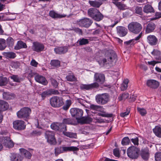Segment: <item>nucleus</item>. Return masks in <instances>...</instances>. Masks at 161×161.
I'll list each match as a JSON object with an SVG mask.
<instances>
[{"label": "nucleus", "mask_w": 161, "mask_h": 161, "mask_svg": "<svg viewBox=\"0 0 161 161\" xmlns=\"http://www.w3.org/2000/svg\"><path fill=\"white\" fill-rule=\"evenodd\" d=\"M96 82L90 84H83L80 86V88L82 89L89 90L98 87V83L102 84L105 80L104 75L102 74L95 73L94 76Z\"/></svg>", "instance_id": "f257e3e1"}, {"label": "nucleus", "mask_w": 161, "mask_h": 161, "mask_svg": "<svg viewBox=\"0 0 161 161\" xmlns=\"http://www.w3.org/2000/svg\"><path fill=\"white\" fill-rule=\"evenodd\" d=\"M116 57V55L113 52H107L105 53V58L100 61H98L99 64L100 65L103 66L106 65L108 64L112 65Z\"/></svg>", "instance_id": "f03ea898"}, {"label": "nucleus", "mask_w": 161, "mask_h": 161, "mask_svg": "<svg viewBox=\"0 0 161 161\" xmlns=\"http://www.w3.org/2000/svg\"><path fill=\"white\" fill-rule=\"evenodd\" d=\"M128 28L130 32L136 34L140 32L142 29V26L140 23L136 22H133L129 24L128 25Z\"/></svg>", "instance_id": "7ed1b4c3"}, {"label": "nucleus", "mask_w": 161, "mask_h": 161, "mask_svg": "<svg viewBox=\"0 0 161 161\" xmlns=\"http://www.w3.org/2000/svg\"><path fill=\"white\" fill-rule=\"evenodd\" d=\"M31 111V110L30 108L23 107L17 112V115L19 118L23 119L25 120L29 118Z\"/></svg>", "instance_id": "20e7f679"}, {"label": "nucleus", "mask_w": 161, "mask_h": 161, "mask_svg": "<svg viewBox=\"0 0 161 161\" xmlns=\"http://www.w3.org/2000/svg\"><path fill=\"white\" fill-rule=\"evenodd\" d=\"M96 101L97 103L101 105L106 104L109 100V96L107 93L99 94L96 95L95 97Z\"/></svg>", "instance_id": "39448f33"}, {"label": "nucleus", "mask_w": 161, "mask_h": 161, "mask_svg": "<svg viewBox=\"0 0 161 161\" xmlns=\"http://www.w3.org/2000/svg\"><path fill=\"white\" fill-rule=\"evenodd\" d=\"M140 149L134 146L128 148L127 153L128 157L132 159H136L139 155Z\"/></svg>", "instance_id": "423d86ee"}, {"label": "nucleus", "mask_w": 161, "mask_h": 161, "mask_svg": "<svg viewBox=\"0 0 161 161\" xmlns=\"http://www.w3.org/2000/svg\"><path fill=\"white\" fill-rule=\"evenodd\" d=\"M51 105L54 108H59L64 104V102L62 97L54 96L51 97L50 99Z\"/></svg>", "instance_id": "0eeeda50"}, {"label": "nucleus", "mask_w": 161, "mask_h": 161, "mask_svg": "<svg viewBox=\"0 0 161 161\" xmlns=\"http://www.w3.org/2000/svg\"><path fill=\"white\" fill-rule=\"evenodd\" d=\"M70 112L72 116L75 118L78 122L82 118L83 114L82 109L77 108H71Z\"/></svg>", "instance_id": "6e6552de"}, {"label": "nucleus", "mask_w": 161, "mask_h": 161, "mask_svg": "<svg viewBox=\"0 0 161 161\" xmlns=\"http://www.w3.org/2000/svg\"><path fill=\"white\" fill-rule=\"evenodd\" d=\"M13 127L14 129L18 130H22L25 129L26 125L25 122L19 120L14 121L13 122Z\"/></svg>", "instance_id": "1a4fd4ad"}, {"label": "nucleus", "mask_w": 161, "mask_h": 161, "mask_svg": "<svg viewBox=\"0 0 161 161\" xmlns=\"http://www.w3.org/2000/svg\"><path fill=\"white\" fill-rule=\"evenodd\" d=\"M92 23V20L87 18L80 19L78 23L80 26L86 28L89 27Z\"/></svg>", "instance_id": "9d476101"}, {"label": "nucleus", "mask_w": 161, "mask_h": 161, "mask_svg": "<svg viewBox=\"0 0 161 161\" xmlns=\"http://www.w3.org/2000/svg\"><path fill=\"white\" fill-rule=\"evenodd\" d=\"M44 47V46L42 43L38 42H34L33 43L32 50L36 52H40L42 51Z\"/></svg>", "instance_id": "9b49d317"}, {"label": "nucleus", "mask_w": 161, "mask_h": 161, "mask_svg": "<svg viewBox=\"0 0 161 161\" xmlns=\"http://www.w3.org/2000/svg\"><path fill=\"white\" fill-rule=\"evenodd\" d=\"M59 93L58 91L53 89H49L44 91L41 94V95L43 99L47 96H50L52 94H58Z\"/></svg>", "instance_id": "f8f14e48"}, {"label": "nucleus", "mask_w": 161, "mask_h": 161, "mask_svg": "<svg viewBox=\"0 0 161 161\" xmlns=\"http://www.w3.org/2000/svg\"><path fill=\"white\" fill-rule=\"evenodd\" d=\"M117 33L119 36L123 37L127 33L128 30L125 27L122 26H118L117 27Z\"/></svg>", "instance_id": "ddd939ff"}, {"label": "nucleus", "mask_w": 161, "mask_h": 161, "mask_svg": "<svg viewBox=\"0 0 161 161\" xmlns=\"http://www.w3.org/2000/svg\"><path fill=\"white\" fill-rule=\"evenodd\" d=\"M45 137L47 141H55V134L53 131H47L45 133Z\"/></svg>", "instance_id": "4468645a"}, {"label": "nucleus", "mask_w": 161, "mask_h": 161, "mask_svg": "<svg viewBox=\"0 0 161 161\" xmlns=\"http://www.w3.org/2000/svg\"><path fill=\"white\" fill-rule=\"evenodd\" d=\"M35 79L37 82L44 85H47L48 83L45 77L39 75H37L35 76Z\"/></svg>", "instance_id": "2eb2a0df"}, {"label": "nucleus", "mask_w": 161, "mask_h": 161, "mask_svg": "<svg viewBox=\"0 0 161 161\" xmlns=\"http://www.w3.org/2000/svg\"><path fill=\"white\" fill-rule=\"evenodd\" d=\"M54 51L56 54H61L67 52L68 49L65 47H57L54 48Z\"/></svg>", "instance_id": "dca6fc26"}, {"label": "nucleus", "mask_w": 161, "mask_h": 161, "mask_svg": "<svg viewBox=\"0 0 161 161\" xmlns=\"http://www.w3.org/2000/svg\"><path fill=\"white\" fill-rule=\"evenodd\" d=\"M142 33H140L138 36L134 39L125 42L124 43L128 45L131 44H135L139 42V40L142 36Z\"/></svg>", "instance_id": "f3484780"}, {"label": "nucleus", "mask_w": 161, "mask_h": 161, "mask_svg": "<svg viewBox=\"0 0 161 161\" xmlns=\"http://www.w3.org/2000/svg\"><path fill=\"white\" fill-rule=\"evenodd\" d=\"M27 47L26 44L21 41H18L14 47L15 50H19L21 48H26Z\"/></svg>", "instance_id": "a211bd4d"}, {"label": "nucleus", "mask_w": 161, "mask_h": 161, "mask_svg": "<svg viewBox=\"0 0 161 161\" xmlns=\"http://www.w3.org/2000/svg\"><path fill=\"white\" fill-rule=\"evenodd\" d=\"M49 16L53 19L61 18L65 17L66 15L59 14L56 13L53 10L50 11L49 12Z\"/></svg>", "instance_id": "6ab92c4d"}, {"label": "nucleus", "mask_w": 161, "mask_h": 161, "mask_svg": "<svg viewBox=\"0 0 161 161\" xmlns=\"http://www.w3.org/2000/svg\"><path fill=\"white\" fill-rule=\"evenodd\" d=\"M19 151L21 154L24 155L26 158L30 159L31 157V154L28 151L24 148H20Z\"/></svg>", "instance_id": "aec40b11"}, {"label": "nucleus", "mask_w": 161, "mask_h": 161, "mask_svg": "<svg viewBox=\"0 0 161 161\" xmlns=\"http://www.w3.org/2000/svg\"><path fill=\"white\" fill-rule=\"evenodd\" d=\"M141 155L142 158L145 160H147L149 157L148 150L147 148L142 149L141 152Z\"/></svg>", "instance_id": "412c9836"}, {"label": "nucleus", "mask_w": 161, "mask_h": 161, "mask_svg": "<svg viewBox=\"0 0 161 161\" xmlns=\"http://www.w3.org/2000/svg\"><path fill=\"white\" fill-rule=\"evenodd\" d=\"M9 105L8 103L6 101L0 100V111H4L8 108Z\"/></svg>", "instance_id": "4be33fe9"}, {"label": "nucleus", "mask_w": 161, "mask_h": 161, "mask_svg": "<svg viewBox=\"0 0 161 161\" xmlns=\"http://www.w3.org/2000/svg\"><path fill=\"white\" fill-rule=\"evenodd\" d=\"M3 55L7 58L14 59L16 56L15 53L11 52H4Z\"/></svg>", "instance_id": "5701e85b"}, {"label": "nucleus", "mask_w": 161, "mask_h": 161, "mask_svg": "<svg viewBox=\"0 0 161 161\" xmlns=\"http://www.w3.org/2000/svg\"><path fill=\"white\" fill-rule=\"evenodd\" d=\"M92 119L89 116L82 117L78 122L81 124H89L92 121Z\"/></svg>", "instance_id": "b1692460"}, {"label": "nucleus", "mask_w": 161, "mask_h": 161, "mask_svg": "<svg viewBox=\"0 0 161 161\" xmlns=\"http://www.w3.org/2000/svg\"><path fill=\"white\" fill-rule=\"evenodd\" d=\"M10 158L11 161H21L23 159L22 157L17 153L12 154Z\"/></svg>", "instance_id": "393cba45"}, {"label": "nucleus", "mask_w": 161, "mask_h": 161, "mask_svg": "<svg viewBox=\"0 0 161 161\" xmlns=\"http://www.w3.org/2000/svg\"><path fill=\"white\" fill-rule=\"evenodd\" d=\"M62 147L63 153L64 152H66L67 151H77L79 150V149L76 147L63 146Z\"/></svg>", "instance_id": "a878e982"}, {"label": "nucleus", "mask_w": 161, "mask_h": 161, "mask_svg": "<svg viewBox=\"0 0 161 161\" xmlns=\"http://www.w3.org/2000/svg\"><path fill=\"white\" fill-rule=\"evenodd\" d=\"M98 11V10L96 8H91L88 10V14L89 16L93 19Z\"/></svg>", "instance_id": "bb28decb"}, {"label": "nucleus", "mask_w": 161, "mask_h": 161, "mask_svg": "<svg viewBox=\"0 0 161 161\" xmlns=\"http://www.w3.org/2000/svg\"><path fill=\"white\" fill-rule=\"evenodd\" d=\"M89 3L92 7L98 8L103 4L101 2H99L96 0L95 1H89Z\"/></svg>", "instance_id": "cd10ccee"}, {"label": "nucleus", "mask_w": 161, "mask_h": 161, "mask_svg": "<svg viewBox=\"0 0 161 161\" xmlns=\"http://www.w3.org/2000/svg\"><path fill=\"white\" fill-rule=\"evenodd\" d=\"M154 133L158 137L161 138V128L159 126H156L153 129Z\"/></svg>", "instance_id": "c85d7f7f"}, {"label": "nucleus", "mask_w": 161, "mask_h": 161, "mask_svg": "<svg viewBox=\"0 0 161 161\" xmlns=\"http://www.w3.org/2000/svg\"><path fill=\"white\" fill-rule=\"evenodd\" d=\"M158 9L160 11H161V1L158 3ZM155 17H153L152 18V20H155L161 18V12H156L155 14Z\"/></svg>", "instance_id": "c756f323"}, {"label": "nucleus", "mask_w": 161, "mask_h": 161, "mask_svg": "<svg viewBox=\"0 0 161 161\" xmlns=\"http://www.w3.org/2000/svg\"><path fill=\"white\" fill-rule=\"evenodd\" d=\"M66 78L67 80L69 81H76L77 80L76 78L72 73H70L66 76Z\"/></svg>", "instance_id": "7c9ffc66"}, {"label": "nucleus", "mask_w": 161, "mask_h": 161, "mask_svg": "<svg viewBox=\"0 0 161 161\" xmlns=\"http://www.w3.org/2000/svg\"><path fill=\"white\" fill-rule=\"evenodd\" d=\"M103 18V15L98 11L93 19L96 21H99L102 20Z\"/></svg>", "instance_id": "2f4dec72"}, {"label": "nucleus", "mask_w": 161, "mask_h": 161, "mask_svg": "<svg viewBox=\"0 0 161 161\" xmlns=\"http://www.w3.org/2000/svg\"><path fill=\"white\" fill-rule=\"evenodd\" d=\"M8 80L6 77L0 76V86H4L8 83Z\"/></svg>", "instance_id": "473e14b6"}, {"label": "nucleus", "mask_w": 161, "mask_h": 161, "mask_svg": "<svg viewBox=\"0 0 161 161\" xmlns=\"http://www.w3.org/2000/svg\"><path fill=\"white\" fill-rule=\"evenodd\" d=\"M129 96V94L127 92H125L122 94L120 95L118 99L119 101H121L123 100H125L127 99Z\"/></svg>", "instance_id": "72a5a7b5"}, {"label": "nucleus", "mask_w": 161, "mask_h": 161, "mask_svg": "<svg viewBox=\"0 0 161 161\" xmlns=\"http://www.w3.org/2000/svg\"><path fill=\"white\" fill-rule=\"evenodd\" d=\"M6 47L5 40L3 39H0V50H4Z\"/></svg>", "instance_id": "f704fd0d"}, {"label": "nucleus", "mask_w": 161, "mask_h": 161, "mask_svg": "<svg viewBox=\"0 0 161 161\" xmlns=\"http://www.w3.org/2000/svg\"><path fill=\"white\" fill-rule=\"evenodd\" d=\"M10 77V78L13 80V81L14 82H20L22 80L21 78L19 77L18 75H13Z\"/></svg>", "instance_id": "c9c22d12"}, {"label": "nucleus", "mask_w": 161, "mask_h": 161, "mask_svg": "<svg viewBox=\"0 0 161 161\" xmlns=\"http://www.w3.org/2000/svg\"><path fill=\"white\" fill-rule=\"evenodd\" d=\"M77 42H79V45L81 46L88 44L89 43V41L87 39L82 38L79 39L78 41Z\"/></svg>", "instance_id": "e433bc0d"}, {"label": "nucleus", "mask_w": 161, "mask_h": 161, "mask_svg": "<svg viewBox=\"0 0 161 161\" xmlns=\"http://www.w3.org/2000/svg\"><path fill=\"white\" fill-rule=\"evenodd\" d=\"M62 123L65 124H72L73 123V119L70 118L64 119H63Z\"/></svg>", "instance_id": "4c0bfd02"}, {"label": "nucleus", "mask_w": 161, "mask_h": 161, "mask_svg": "<svg viewBox=\"0 0 161 161\" xmlns=\"http://www.w3.org/2000/svg\"><path fill=\"white\" fill-rule=\"evenodd\" d=\"M64 135L71 138H76L77 137V134L75 133L70 132H64Z\"/></svg>", "instance_id": "58836bf2"}, {"label": "nucleus", "mask_w": 161, "mask_h": 161, "mask_svg": "<svg viewBox=\"0 0 161 161\" xmlns=\"http://www.w3.org/2000/svg\"><path fill=\"white\" fill-rule=\"evenodd\" d=\"M60 123H54L51 125L52 129L55 130H58L59 129Z\"/></svg>", "instance_id": "ea45409f"}, {"label": "nucleus", "mask_w": 161, "mask_h": 161, "mask_svg": "<svg viewBox=\"0 0 161 161\" xmlns=\"http://www.w3.org/2000/svg\"><path fill=\"white\" fill-rule=\"evenodd\" d=\"M116 6L120 10H124L125 8V4H122L120 2H118L114 3Z\"/></svg>", "instance_id": "a19ab883"}, {"label": "nucleus", "mask_w": 161, "mask_h": 161, "mask_svg": "<svg viewBox=\"0 0 161 161\" xmlns=\"http://www.w3.org/2000/svg\"><path fill=\"white\" fill-rule=\"evenodd\" d=\"M50 64L53 66L58 67L60 65V62L58 60H53L51 61Z\"/></svg>", "instance_id": "79ce46f5"}, {"label": "nucleus", "mask_w": 161, "mask_h": 161, "mask_svg": "<svg viewBox=\"0 0 161 161\" xmlns=\"http://www.w3.org/2000/svg\"><path fill=\"white\" fill-rule=\"evenodd\" d=\"M42 132L38 130H33L31 133L30 135L32 137L38 136H40L42 134Z\"/></svg>", "instance_id": "37998d69"}, {"label": "nucleus", "mask_w": 161, "mask_h": 161, "mask_svg": "<svg viewBox=\"0 0 161 161\" xmlns=\"http://www.w3.org/2000/svg\"><path fill=\"white\" fill-rule=\"evenodd\" d=\"M143 11L144 12L148 13L151 12V5L147 4L143 7Z\"/></svg>", "instance_id": "c03bdc74"}, {"label": "nucleus", "mask_w": 161, "mask_h": 161, "mask_svg": "<svg viewBox=\"0 0 161 161\" xmlns=\"http://www.w3.org/2000/svg\"><path fill=\"white\" fill-rule=\"evenodd\" d=\"M159 82L154 80H152V88H156L159 86Z\"/></svg>", "instance_id": "a18cd8bd"}, {"label": "nucleus", "mask_w": 161, "mask_h": 161, "mask_svg": "<svg viewBox=\"0 0 161 161\" xmlns=\"http://www.w3.org/2000/svg\"><path fill=\"white\" fill-rule=\"evenodd\" d=\"M7 42L9 46L12 47L14 44V40L11 37H8L7 39Z\"/></svg>", "instance_id": "49530a36"}, {"label": "nucleus", "mask_w": 161, "mask_h": 161, "mask_svg": "<svg viewBox=\"0 0 161 161\" xmlns=\"http://www.w3.org/2000/svg\"><path fill=\"white\" fill-rule=\"evenodd\" d=\"M14 143L13 142H5L4 146L10 148L13 147Z\"/></svg>", "instance_id": "de8ad7c7"}, {"label": "nucleus", "mask_w": 161, "mask_h": 161, "mask_svg": "<svg viewBox=\"0 0 161 161\" xmlns=\"http://www.w3.org/2000/svg\"><path fill=\"white\" fill-rule=\"evenodd\" d=\"M60 125L59 130L62 131L63 134L64 135V132H66V126L63 123H60Z\"/></svg>", "instance_id": "09e8293b"}, {"label": "nucleus", "mask_w": 161, "mask_h": 161, "mask_svg": "<svg viewBox=\"0 0 161 161\" xmlns=\"http://www.w3.org/2000/svg\"><path fill=\"white\" fill-rule=\"evenodd\" d=\"M3 97L4 99L9 100L12 98V96L8 92H4L3 93Z\"/></svg>", "instance_id": "8fccbe9b"}, {"label": "nucleus", "mask_w": 161, "mask_h": 161, "mask_svg": "<svg viewBox=\"0 0 161 161\" xmlns=\"http://www.w3.org/2000/svg\"><path fill=\"white\" fill-rule=\"evenodd\" d=\"M90 108L92 110L99 111L101 108V106L99 105L91 104L90 106Z\"/></svg>", "instance_id": "3c124183"}, {"label": "nucleus", "mask_w": 161, "mask_h": 161, "mask_svg": "<svg viewBox=\"0 0 161 161\" xmlns=\"http://www.w3.org/2000/svg\"><path fill=\"white\" fill-rule=\"evenodd\" d=\"M55 150V153L56 156H57L59 154L63 153L62 147L56 148Z\"/></svg>", "instance_id": "603ef678"}, {"label": "nucleus", "mask_w": 161, "mask_h": 161, "mask_svg": "<svg viewBox=\"0 0 161 161\" xmlns=\"http://www.w3.org/2000/svg\"><path fill=\"white\" fill-rule=\"evenodd\" d=\"M152 54L154 55L156 58H157L160 55V52L157 50L154 49L152 52Z\"/></svg>", "instance_id": "864d4df0"}, {"label": "nucleus", "mask_w": 161, "mask_h": 161, "mask_svg": "<svg viewBox=\"0 0 161 161\" xmlns=\"http://www.w3.org/2000/svg\"><path fill=\"white\" fill-rule=\"evenodd\" d=\"M137 110L142 116H144L147 113L146 111L143 108H141L139 107H137Z\"/></svg>", "instance_id": "5fc2aeb1"}, {"label": "nucleus", "mask_w": 161, "mask_h": 161, "mask_svg": "<svg viewBox=\"0 0 161 161\" xmlns=\"http://www.w3.org/2000/svg\"><path fill=\"white\" fill-rule=\"evenodd\" d=\"M135 10V13L136 14L140 15H142V7L137 6L136 7Z\"/></svg>", "instance_id": "6e6d98bb"}, {"label": "nucleus", "mask_w": 161, "mask_h": 161, "mask_svg": "<svg viewBox=\"0 0 161 161\" xmlns=\"http://www.w3.org/2000/svg\"><path fill=\"white\" fill-rule=\"evenodd\" d=\"M158 42V40L155 36L152 35V45H156Z\"/></svg>", "instance_id": "4d7b16f0"}, {"label": "nucleus", "mask_w": 161, "mask_h": 161, "mask_svg": "<svg viewBox=\"0 0 161 161\" xmlns=\"http://www.w3.org/2000/svg\"><path fill=\"white\" fill-rule=\"evenodd\" d=\"M155 160L157 161H161V153H157L155 154Z\"/></svg>", "instance_id": "13d9d810"}, {"label": "nucleus", "mask_w": 161, "mask_h": 161, "mask_svg": "<svg viewBox=\"0 0 161 161\" xmlns=\"http://www.w3.org/2000/svg\"><path fill=\"white\" fill-rule=\"evenodd\" d=\"M130 112V109L129 108L127 109V111L124 113H121L120 114V116L122 117H124L128 115Z\"/></svg>", "instance_id": "bf43d9fd"}, {"label": "nucleus", "mask_w": 161, "mask_h": 161, "mask_svg": "<svg viewBox=\"0 0 161 161\" xmlns=\"http://www.w3.org/2000/svg\"><path fill=\"white\" fill-rule=\"evenodd\" d=\"M51 82L52 85L54 88H57L58 86V83L56 80L54 79H52L51 80Z\"/></svg>", "instance_id": "052dcab7"}, {"label": "nucleus", "mask_w": 161, "mask_h": 161, "mask_svg": "<svg viewBox=\"0 0 161 161\" xmlns=\"http://www.w3.org/2000/svg\"><path fill=\"white\" fill-rule=\"evenodd\" d=\"M113 153L114 155L117 157H119L120 154L119 150L117 149H114L113 151Z\"/></svg>", "instance_id": "680f3d73"}, {"label": "nucleus", "mask_w": 161, "mask_h": 161, "mask_svg": "<svg viewBox=\"0 0 161 161\" xmlns=\"http://www.w3.org/2000/svg\"><path fill=\"white\" fill-rule=\"evenodd\" d=\"M13 66L15 69H17L20 66V63L18 62H14L12 64Z\"/></svg>", "instance_id": "e2e57ef3"}, {"label": "nucleus", "mask_w": 161, "mask_h": 161, "mask_svg": "<svg viewBox=\"0 0 161 161\" xmlns=\"http://www.w3.org/2000/svg\"><path fill=\"white\" fill-rule=\"evenodd\" d=\"M146 32L147 33H149L151 32V24L148 23L146 30Z\"/></svg>", "instance_id": "0e129e2a"}, {"label": "nucleus", "mask_w": 161, "mask_h": 161, "mask_svg": "<svg viewBox=\"0 0 161 161\" xmlns=\"http://www.w3.org/2000/svg\"><path fill=\"white\" fill-rule=\"evenodd\" d=\"M99 115L103 117H111L113 115L112 114L100 113Z\"/></svg>", "instance_id": "69168bd1"}, {"label": "nucleus", "mask_w": 161, "mask_h": 161, "mask_svg": "<svg viewBox=\"0 0 161 161\" xmlns=\"http://www.w3.org/2000/svg\"><path fill=\"white\" fill-rule=\"evenodd\" d=\"M38 64V63L34 59H32L31 61V64L33 66L36 67H37Z\"/></svg>", "instance_id": "338daca9"}, {"label": "nucleus", "mask_w": 161, "mask_h": 161, "mask_svg": "<svg viewBox=\"0 0 161 161\" xmlns=\"http://www.w3.org/2000/svg\"><path fill=\"white\" fill-rule=\"evenodd\" d=\"M74 30L76 32L79 34L82 35V30L79 28H75L74 29Z\"/></svg>", "instance_id": "774afa93"}]
</instances>
